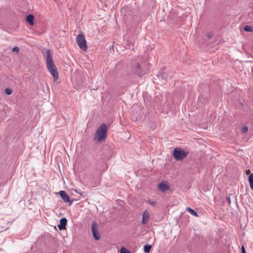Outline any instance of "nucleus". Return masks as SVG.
I'll use <instances>...</instances> for the list:
<instances>
[{
  "label": "nucleus",
  "instance_id": "nucleus-22",
  "mask_svg": "<svg viewBox=\"0 0 253 253\" xmlns=\"http://www.w3.org/2000/svg\"><path fill=\"white\" fill-rule=\"evenodd\" d=\"M246 174H250H250H251V171H250V170H247L246 171Z\"/></svg>",
  "mask_w": 253,
  "mask_h": 253
},
{
  "label": "nucleus",
  "instance_id": "nucleus-16",
  "mask_svg": "<svg viewBox=\"0 0 253 253\" xmlns=\"http://www.w3.org/2000/svg\"><path fill=\"white\" fill-rule=\"evenodd\" d=\"M5 93L7 95H10L12 93V90L10 88H6L4 90Z\"/></svg>",
  "mask_w": 253,
  "mask_h": 253
},
{
  "label": "nucleus",
  "instance_id": "nucleus-7",
  "mask_svg": "<svg viewBox=\"0 0 253 253\" xmlns=\"http://www.w3.org/2000/svg\"><path fill=\"white\" fill-rule=\"evenodd\" d=\"M150 219V213L149 212L145 210L142 214V220L141 223L142 224H146Z\"/></svg>",
  "mask_w": 253,
  "mask_h": 253
},
{
  "label": "nucleus",
  "instance_id": "nucleus-4",
  "mask_svg": "<svg viewBox=\"0 0 253 253\" xmlns=\"http://www.w3.org/2000/svg\"><path fill=\"white\" fill-rule=\"evenodd\" d=\"M76 42L79 47L84 51H86L87 49L86 41L84 35L80 34L77 36L76 38Z\"/></svg>",
  "mask_w": 253,
  "mask_h": 253
},
{
  "label": "nucleus",
  "instance_id": "nucleus-19",
  "mask_svg": "<svg viewBox=\"0 0 253 253\" xmlns=\"http://www.w3.org/2000/svg\"><path fill=\"white\" fill-rule=\"evenodd\" d=\"M12 51L13 52L18 53L19 51V48L18 47L15 46L12 48Z\"/></svg>",
  "mask_w": 253,
  "mask_h": 253
},
{
  "label": "nucleus",
  "instance_id": "nucleus-10",
  "mask_svg": "<svg viewBox=\"0 0 253 253\" xmlns=\"http://www.w3.org/2000/svg\"><path fill=\"white\" fill-rule=\"evenodd\" d=\"M35 17L32 14H29L26 17V21L31 26H33L35 24L34 23Z\"/></svg>",
  "mask_w": 253,
  "mask_h": 253
},
{
  "label": "nucleus",
  "instance_id": "nucleus-8",
  "mask_svg": "<svg viewBox=\"0 0 253 253\" xmlns=\"http://www.w3.org/2000/svg\"><path fill=\"white\" fill-rule=\"evenodd\" d=\"M158 188L161 191L165 192L169 189V186L167 182H162L158 185Z\"/></svg>",
  "mask_w": 253,
  "mask_h": 253
},
{
  "label": "nucleus",
  "instance_id": "nucleus-3",
  "mask_svg": "<svg viewBox=\"0 0 253 253\" xmlns=\"http://www.w3.org/2000/svg\"><path fill=\"white\" fill-rule=\"evenodd\" d=\"M188 152H186L181 148H175L173 152V155L177 161H181L185 159L188 154Z\"/></svg>",
  "mask_w": 253,
  "mask_h": 253
},
{
  "label": "nucleus",
  "instance_id": "nucleus-23",
  "mask_svg": "<svg viewBox=\"0 0 253 253\" xmlns=\"http://www.w3.org/2000/svg\"><path fill=\"white\" fill-rule=\"evenodd\" d=\"M208 37L211 38V36L210 35H208Z\"/></svg>",
  "mask_w": 253,
  "mask_h": 253
},
{
  "label": "nucleus",
  "instance_id": "nucleus-5",
  "mask_svg": "<svg viewBox=\"0 0 253 253\" xmlns=\"http://www.w3.org/2000/svg\"><path fill=\"white\" fill-rule=\"evenodd\" d=\"M91 231L94 238L96 240H99L100 238V235L98 230L97 224L95 222L91 224Z\"/></svg>",
  "mask_w": 253,
  "mask_h": 253
},
{
  "label": "nucleus",
  "instance_id": "nucleus-21",
  "mask_svg": "<svg viewBox=\"0 0 253 253\" xmlns=\"http://www.w3.org/2000/svg\"><path fill=\"white\" fill-rule=\"evenodd\" d=\"M241 250H242V253H246L245 249L243 246L242 247Z\"/></svg>",
  "mask_w": 253,
  "mask_h": 253
},
{
  "label": "nucleus",
  "instance_id": "nucleus-20",
  "mask_svg": "<svg viewBox=\"0 0 253 253\" xmlns=\"http://www.w3.org/2000/svg\"><path fill=\"white\" fill-rule=\"evenodd\" d=\"M149 203L153 206H155L156 204L155 201H149Z\"/></svg>",
  "mask_w": 253,
  "mask_h": 253
},
{
  "label": "nucleus",
  "instance_id": "nucleus-15",
  "mask_svg": "<svg viewBox=\"0 0 253 253\" xmlns=\"http://www.w3.org/2000/svg\"><path fill=\"white\" fill-rule=\"evenodd\" d=\"M152 247L151 245H146L144 246V250L146 253H149L151 250Z\"/></svg>",
  "mask_w": 253,
  "mask_h": 253
},
{
  "label": "nucleus",
  "instance_id": "nucleus-11",
  "mask_svg": "<svg viewBox=\"0 0 253 253\" xmlns=\"http://www.w3.org/2000/svg\"><path fill=\"white\" fill-rule=\"evenodd\" d=\"M134 68L135 69V72L139 75H142L143 74H145V72H143V71L141 70V66L139 63H136L134 66Z\"/></svg>",
  "mask_w": 253,
  "mask_h": 253
},
{
  "label": "nucleus",
  "instance_id": "nucleus-9",
  "mask_svg": "<svg viewBox=\"0 0 253 253\" xmlns=\"http://www.w3.org/2000/svg\"><path fill=\"white\" fill-rule=\"evenodd\" d=\"M67 220L66 218H62L60 220V224L58 225L60 230H63L65 229V226L67 224Z\"/></svg>",
  "mask_w": 253,
  "mask_h": 253
},
{
  "label": "nucleus",
  "instance_id": "nucleus-18",
  "mask_svg": "<svg viewBox=\"0 0 253 253\" xmlns=\"http://www.w3.org/2000/svg\"><path fill=\"white\" fill-rule=\"evenodd\" d=\"M248 130V127L246 126H243L241 128V132L243 133H246Z\"/></svg>",
  "mask_w": 253,
  "mask_h": 253
},
{
  "label": "nucleus",
  "instance_id": "nucleus-13",
  "mask_svg": "<svg viewBox=\"0 0 253 253\" xmlns=\"http://www.w3.org/2000/svg\"><path fill=\"white\" fill-rule=\"evenodd\" d=\"M186 210L192 215L195 216H196L197 217L198 216V214L193 209H192L191 208H189V207H188V208H186Z\"/></svg>",
  "mask_w": 253,
  "mask_h": 253
},
{
  "label": "nucleus",
  "instance_id": "nucleus-1",
  "mask_svg": "<svg viewBox=\"0 0 253 253\" xmlns=\"http://www.w3.org/2000/svg\"><path fill=\"white\" fill-rule=\"evenodd\" d=\"M46 66L51 75L54 79V81H56L58 78V73L57 69L53 62L52 54L49 50L46 51Z\"/></svg>",
  "mask_w": 253,
  "mask_h": 253
},
{
  "label": "nucleus",
  "instance_id": "nucleus-17",
  "mask_svg": "<svg viewBox=\"0 0 253 253\" xmlns=\"http://www.w3.org/2000/svg\"><path fill=\"white\" fill-rule=\"evenodd\" d=\"M120 252L121 253H130V252L126 250L125 247L121 248Z\"/></svg>",
  "mask_w": 253,
  "mask_h": 253
},
{
  "label": "nucleus",
  "instance_id": "nucleus-2",
  "mask_svg": "<svg viewBox=\"0 0 253 253\" xmlns=\"http://www.w3.org/2000/svg\"><path fill=\"white\" fill-rule=\"evenodd\" d=\"M107 126L105 124H102L97 128L95 134L94 139L97 140L98 142L104 141L107 134Z\"/></svg>",
  "mask_w": 253,
  "mask_h": 253
},
{
  "label": "nucleus",
  "instance_id": "nucleus-12",
  "mask_svg": "<svg viewBox=\"0 0 253 253\" xmlns=\"http://www.w3.org/2000/svg\"><path fill=\"white\" fill-rule=\"evenodd\" d=\"M249 182L251 189L253 190V173H251L249 177Z\"/></svg>",
  "mask_w": 253,
  "mask_h": 253
},
{
  "label": "nucleus",
  "instance_id": "nucleus-6",
  "mask_svg": "<svg viewBox=\"0 0 253 253\" xmlns=\"http://www.w3.org/2000/svg\"><path fill=\"white\" fill-rule=\"evenodd\" d=\"M59 194L61 196L62 200L66 203H69V205H71L72 201L70 200V197L64 191H60Z\"/></svg>",
  "mask_w": 253,
  "mask_h": 253
},
{
  "label": "nucleus",
  "instance_id": "nucleus-14",
  "mask_svg": "<svg viewBox=\"0 0 253 253\" xmlns=\"http://www.w3.org/2000/svg\"><path fill=\"white\" fill-rule=\"evenodd\" d=\"M244 30L246 32H253V27L251 26H245Z\"/></svg>",
  "mask_w": 253,
  "mask_h": 253
}]
</instances>
